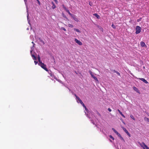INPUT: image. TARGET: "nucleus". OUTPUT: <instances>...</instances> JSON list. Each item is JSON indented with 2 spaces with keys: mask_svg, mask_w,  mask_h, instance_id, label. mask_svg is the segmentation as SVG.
I'll list each match as a JSON object with an SVG mask.
<instances>
[{
  "mask_svg": "<svg viewBox=\"0 0 149 149\" xmlns=\"http://www.w3.org/2000/svg\"><path fill=\"white\" fill-rule=\"evenodd\" d=\"M90 74H91V75H92L93 74H92V72H91V71H90Z\"/></svg>",
  "mask_w": 149,
  "mask_h": 149,
  "instance_id": "4c0bfd02",
  "label": "nucleus"
},
{
  "mask_svg": "<svg viewBox=\"0 0 149 149\" xmlns=\"http://www.w3.org/2000/svg\"><path fill=\"white\" fill-rule=\"evenodd\" d=\"M118 136L120 137V138L122 140H124L123 138L120 135V136Z\"/></svg>",
  "mask_w": 149,
  "mask_h": 149,
  "instance_id": "c85d7f7f",
  "label": "nucleus"
},
{
  "mask_svg": "<svg viewBox=\"0 0 149 149\" xmlns=\"http://www.w3.org/2000/svg\"><path fill=\"white\" fill-rule=\"evenodd\" d=\"M55 1V3H56V2H57V1L56 0V1Z\"/></svg>",
  "mask_w": 149,
  "mask_h": 149,
  "instance_id": "79ce46f5",
  "label": "nucleus"
},
{
  "mask_svg": "<svg viewBox=\"0 0 149 149\" xmlns=\"http://www.w3.org/2000/svg\"><path fill=\"white\" fill-rule=\"evenodd\" d=\"M90 74H91V75H92L93 74H92V72H91V71H90Z\"/></svg>",
  "mask_w": 149,
  "mask_h": 149,
  "instance_id": "58836bf2",
  "label": "nucleus"
},
{
  "mask_svg": "<svg viewBox=\"0 0 149 149\" xmlns=\"http://www.w3.org/2000/svg\"><path fill=\"white\" fill-rule=\"evenodd\" d=\"M38 65L40 66L42 68L45 70L47 72L48 71V69L46 68V66L44 63H42V62L39 63Z\"/></svg>",
  "mask_w": 149,
  "mask_h": 149,
  "instance_id": "f257e3e1",
  "label": "nucleus"
},
{
  "mask_svg": "<svg viewBox=\"0 0 149 149\" xmlns=\"http://www.w3.org/2000/svg\"><path fill=\"white\" fill-rule=\"evenodd\" d=\"M38 61H39V63H40V62H42L41 61L40 57V56L39 55H38Z\"/></svg>",
  "mask_w": 149,
  "mask_h": 149,
  "instance_id": "a211bd4d",
  "label": "nucleus"
},
{
  "mask_svg": "<svg viewBox=\"0 0 149 149\" xmlns=\"http://www.w3.org/2000/svg\"><path fill=\"white\" fill-rule=\"evenodd\" d=\"M118 111L119 113L124 118H125V116L118 109Z\"/></svg>",
  "mask_w": 149,
  "mask_h": 149,
  "instance_id": "4468645a",
  "label": "nucleus"
},
{
  "mask_svg": "<svg viewBox=\"0 0 149 149\" xmlns=\"http://www.w3.org/2000/svg\"><path fill=\"white\" fill-rule=\"evenodd\" d=\"M94 15L96 17H97V18L99 19L100 18V16L99 15H97L96 13H95L94 14Z\"/></svg>",
  "mask_w": 149,
  "mask_h": 149,
  "instance_id": "f3484780",
  "label": "nucleus"
},
{
  "mask_svg": "<svg viewBox=\"0 0 149 149\" xmlns=\"http://www.w3.org/2000/svg\"><path fill=\"white\" fill-rule=\"evenodd\" d=\"M133 88L134 90L135 91H136L137 92L139 93H140L139 91H138V88L136 87L135 86H134L133 87Z\"/></svg>",
  "mask_w": 149,
  "mask_h": 149,
  "instance_id": "9b49d317",
  "label": "nucleus"
},
{
  "mask_svg": "<svg viewBox=\"0 0 149 149\" xmlns=\"http://www.w3.org/2000/svg\"><path fill=\"white\" fill-rule=\"evenodd\" d=\"M113 72H114V73H116V71H116L115 70H113Z\"/></svg>",
  "mask_w": 149,
  "mask_h": 149,
  "instance_id": "e433bc0d",
  "label": "nucleus"
},
{
  "mask_svg": "<svg viewBox=\"0 0 149 149\" xmlns=\"http://www.w3.org/2000/svg\"><path fill=\"white\" fill-rule=\"evenodd\" d=\"M130 117L132 119H133L134 120H135V118L132 115H130Z\"/></svg>",
  "mask_w": 149,
  "mask_h": 149,
  "instance_id": "aec40b11",
  "label": "nucleus"
},
{
  "mask_svg": "<svg viewBox=\"0 0 149 149\" xmlns=\"http://www.w3.org/2000/svg\"><path fill=\"white\" fill-rule=\"evenodd\" d=\"M147 120L149 122V119L147 118Z\"/></svg>",
  "mask_w": 149,
  "mask_h": 149,
  "instance_id": "ea45409f",
  "label": "nucleus"
},
{
  "mask_svg": "<svg viewBox=\"0 0 149 149\" xmlns=\"http://www.w3.org/2000/svg\"><path fill=\"white\" fill-rule=\"evenodd\" d=\"M74 95L76 98V99L78 98V97H79L78 96H77V95L76 94H75Z\"/></svg>",
  "mask_w": 149,
  "mask_h": 149,
  "instance_id": "473e14b6",
  "label": "nucleus"
},
{
  "mask_svg": "<svg viewBox=\"0 0 149 149\" xmlns=\"http://www.w3.org/2000/svg\"><path fill=\"white\" fill-rule=\"evenodd\" d=\"M42 41V43H43V44H45V43H44V41Z\"/></svg>",
  "mask_w": 149,
  "mask_h": 149,
  "instance_id": "37998d69",
  "label": "nucleus"
},
{
  "mask_svg": "<svg viewBox=\"0 0 149 149\" xmlns=\"http://www.w3.org/2000/svg\"><path fill=\"white\" fill-rule=\"evenodd\" d=\"M142 144L144 146L145 145H146V144L144 142H142Z\"/></svg>",
  "mask_w": 149,
  "mask_h": 149,
  "instance_id": "f704fd0d",
  "label": "nucleus"
},
{
  "mask_svg": "<svg viewBox=\"0 0 149 149\" xmlns=\"http://www.w3.org/2000/svg\"><path fill=\"white\" fill-rule=\"evenodd\" d=\"M140 45L142 47H144L145 46H146L145 43L143 41H141V42Z\"/></svg>",
  "mask_w": 149,
  "mask_h": 149,
  "instance_id": "9d476101",
  "label": "nucleus"
},
{
  "mask_svg": "<svg viewBox=\"0 0 149 149\" xmlns=\"http://www.w3.org/2000/svg\"><path fill=\"white\" fill-rule=\"evenodd\" d=\"M74 30L78 32H80V31L78 29L76 28H74Z\"/></svg>",
  "mask_w": 149,
  "mask_h": 149,
  "instance_id": "6ab92c4d",
  "label": "nucleus"
},
{
  "mask_svg": "<svg viewBox=\"0 0 149 149\" xmlns=\"http://www.w3.org/2000/svg\"><path fill=\"white\" fill-rule=\"evenodd\" d=\"M89 4L91 6H93V3L91 2H89Z\"/></svg>",
  "mask_w": 149,
  "mask_h": 149,
  "instance_id": "a878e982",
  "label": "nucleus"
},
{
  "mask_svg": "<svg viewBox=\"0 0 149 149\" xmlns=\"http://www.w3.org/2000/svg\"><path fill=\"white\" fill-rule=\"evenodd\" d=\"M74 40L75 42L79 45H82V42H81L80 41L78 40L77 39L75 38Z\"/></svg>",
  "mask_w": 149,
  "mask_h": 149,
  "instance_id": "20e7f679",
  "label": "nucleus"
},
{
  "mask_svg": "<svg viewBox=\"0 0 149 149\" xmlns=\"http://www.w3.org/2000/svg\"><path fill=\"white\" fill-rule=\"evenodd\" d=\"M85 110H86V111H87V110H88L87 108H86H86H85Z\"/></svg>",
  "mask_w": 149,
  "mask_h": 149,
  "instance_id": "a19ab883",
  "label": "nucleus"
},
{
  "mask_svg": "<svg viewBox=\"0 0 149 149\" xmlns=\"http://www.w3.org/2000/svg\"><path fill=\"white\" fill-rule=\"evenodd\" d=\"M141 19H142V18H140L139 19L137 20V22H139L140 21H141Z\"/></svg>",
  "mask_w": 149,
  "mask_h": 149,
  "instance_id": "b1692460",
  "label": "nucleus"
},
{
  "mask_svg": "<svg viewBox=\"0 0 149 149\" xmlns=\"http://www.w3.org/2000/svg\"><path fill=\"white\" fill-rule=\"evenodd\" d=\"M110 141L111 142H112V141L111 140H110Z\"/></svg>",
  "mask_w": 149,
  "mask_h": 149,
  "instance_id": "c03bdc74",
  "label": "nucleus"
},
{
  "mask_svg": "<svg viewBox=\"0 0 149 149\" xmlns=\"http://www.w3.org/2000/svg\"><path fill=\"white\" fill-rule=\"evenodd\" d=\"M37 1L38 2V3L39 5H40V2L39 1Z\"/></svg>",
  "mask_w": 149,
  "mask_h": 149,
  "instance_id": "c9c22d12",
  "label": "nucleus"
},
{
  "mask_svg": "<svg viewBox=\"0 0 149 149\" xmlns=\"http://www.w3.org/2000/svg\"><path fill=\"white\" fill-rule=\"evenodd\" d=\"M32 43H33V44H34V43H33V42H32Z\"/></svg>",
  "mask_w": 149,
  "mask_h": 149,
  "instance_id": "de8ad7c7",
  "label": "nucleus"
},
{
  "mask_svg": "<svg viewBox=\"0 0 149 149\" xmlns=\"http://www.w3.org/2000/svg\"><path fill=\"white\" fill-rule=\"evenodd\" d=\"M111 26L113 28V29H115L116 28V26L114 25L113 24H112L111 25Z\"/></svg>",
  "mask_w": 149,
  "mask_h": 149,
  "instance_id": "5701e85b",
  "label": "nucleus"
},
{
  "mask_svg": "<svg viewBox=\"0 0 149 149\" xmlns=\"http://www.w3.org/2000/svg\"><path fill=\"white\" fill-rule=\"evenodd\" d=\"M74 95L76 98V99L78 98V97H79L78 96H77V95L76 94H75Z\"/></svg>",
  "mask_w": 149,
  "mask_h": 149,
  "instance_id": "72a5a7b5",
  "label": "nucleus"
},
{
  "mask_svg": "<svg viewBox=\"0 0 149 149\" xmlns=\"http://www.w3.org/2000/svg\"><path fill=\"white\" fill-rule=\"evenodd\" d=\"M62 6L63 8L65 10V11L68 13V14L70 15H71V14L69 10L65 7L64 5H62Z\"/></svg>",
  "mask_w": 149,
  "mask_h": 149,
  "instance_id": "7ed1b4c3",
  "label": "nucleus"
},
{
  "mask_svg": "<svg viewBox=\"0 0 149 149\" xmlns=\"http://www.w3.org/2000/svg\"><path fill=\"white\" fill-rule=\"evenodd\" d=\"M61 29H63V30L65 31H66V30L65 29V28L64 27H62L61 28Z\"/></svg>",
  "mask_w": 149,
  "mask_h": 149,
  "instance_id": "393cba45",
  "label": "nucleus"
},
{
  "mask_svg": "<svg viewBox=\"0 0 149 149\" xmlns=\"http://www.w3.org/2000/svg\"><path fill=\"white\" fill-rule=\"evenodd\" d=\"M116 73L119 76L120 75V73L117 71H116Z\"/></svg>",
  "mask_w": 149,
  "mask_h": 149,
  "instance_id": "c756f323",
  "label": "nucleus"
},
{
  "mask_svg": "<svg viewBox=\"0 0 149 149\" xmlns=\"http://www.w3.org/2000/svg\"><path fill=\"white\" fill-rule=\"evenodd\" d=\"M112 130L114 132L117 134L118 136H120V134L118 133L117 131H116L114 128H112Z\"/></svg>",
  "mask_w": 149,
  "mask_h": 149,
  "instance_id": "1a4fd4ad",
  "label": "nucleus"
},
{
  "mask_svg": "<svg viewBox=\"0 0 149 149\" xmlns=\"http://www.w3.org/2000/svg\"><path fill=\"white\" fill-rule=\"evenodd\" d=\"M34 62L35 65H36L38 63V62L37 61H35Z\"/></svg>",
  "mask_w": 149,
  "mask_h": 149,
  "instance_id": "7c9ffc66",
  "label": "nucleus"
},
{
  "mask_svg": "<svg viewBox=\"0 0 149 149\" xmlns=\"http://www.w3.org/2000/svg\"><path fill=\"white\" fill-rule=\"evenodd\" d=\"M70 16L75 21L78 22V20L76 18V16L75 15H74L71 14V15H70Z\"/></svg>",
  "mask_w": 149,
  "mask_h": 149,
  "instance_id": "39448f33",
  "label": "nucleus"
},
{
  "mask_svg": "<svg viewBox=\"0 0 149 149\" xmlns=\"http://www.w3.org/2000/svg\"><path fill=\"white\" fill-rule=\"evenodd\" d=\"M141 146L143 147V148L144 149H145V147L146 149H149V148L147 146H146V145H145V146H144V147H143V146L141 144Z\"/></svg>",
  "mask_w": 149,
  "mask_h": 149,
  "instance_id": "ddd939ff",
  "label": "nucleus"
},
{
  "mask_svg": "<svg viewBox=\"0 0 149 149\" xmlns=\"http://www.w3.org/2000/svg\"><path fill=\"white\" fill-rule=\"evenodd\" d=\"M31 56H32V57H33V59L34 60H36L37 58H36V56L35 55L32 54Z\"/></svg>",
  "mask_w": 149,
  "mask_h": 149,
  "instance_id": "dca6fc26",
  "label": "nucleus"
},
{
  "mask_svg": "<svg viewBox=\"0 0 149 149\" xmlns=\"http://www.w3.org/2000/svg\"><path fill=\"white\" fill-rule=\"evenodd\" d=\"M32 52V51H31V53Z\"/></svg>",
  "mask_w": 149,
  "mask_h": 149,
  "instance_id": "a18cd8bd",
  "label": "nucleus"
},
{
  "mask_svg": "<svg viewBox=\"0 0 149 149\" xmlns=\"http://www.w3.org/2000/svg\"><path fill=\"white\" fill-rule=\"evenodd\" d=\"M139 79L142 81L143 82L146 84H147L148 83L147 81L143 78H139Z\"/></svg>",
  "mask_w": 149,
  "mask_h": 149,
  "instance_id": "6e6552de",
  "label": "nucleus"
},
{
  "mask_svg": "<svg viewBox=\"0 0 149 149\" xmlns=\"http://www.w3.org/2000/svg\"><path fill=\"white\" fill-rule=\"evenodd\" d=\"M91 76L95 80L96 83H99L98 80L96 77L93 74L91 75Z\"/></svg>",
  "mask_w": 149,
  "mask_h": 149,
  "instance_id": "0eeeda50",
  "label": "nucleus"
},
{
  "mask_svg": "<svg viewBox=\"0 0 149 149\" xmlns=\"http://www.w3.org/2000/svg\"><path fill=\"white\" fill-rule=\"evenodd\" d=\"M123 130L129 136L131 137V134L129 133L127 130L125 128H123Z\"/></svg>",
  "mask_w": 149,
  "mask_h": 149,
  "instance_id": "423d86ee",
  "label": "nucleus"
},
{
  "mask_svg": "<svg viewBox=\"0 0 149 149\" xmlns=\"http://www.w3.org/2000/svg\"><path fill=\"white\" fill-rule=\"evenodd\" d=\"M118 136L120 137V138L122 140H124L123 138L120 135V136Z\"/></svg>",
  "mask_w": 149,
  "mask_h": 149,
  "instance_id": "cd10ccee",
  "label": "nucleus"
},
{
  "mask_svg": "<svg viewBox=\"0 0 149 149\" xmlns=\"http://www.w3.org/2000/svg\"><path fill=\"white\" fill-rule=\"evenodd\" d=\"M143 68H145V67L144 66L143 67Z\"/></svg>",
  "mask_w": 149,
  "mask_h": 149,
  "instance_id": "09e8293b",
  "label": "nucleus"
},
{
  "mask_svg": "<svg viewBox=\"0 0 149 149\" xmlns=\"http://www.w3.org/2000/svg\"><path fill=\"white\" fill-rule=\"evenodd\" d=\"M77 101L78 100L79 102L81 104L83 103V102L80 99L79 97H78V98L77 99Z\"/></svg>",
  "mask_w": 149,
  "mask_h": 149,
  "instance_id": "2eb2a0df",
  "label": "nucleus"
},
{
  "mask_svg": "<svg viewBox=\"0 0 149 149\" xmlns=\"http://www.w3.org/2000/svg\"><path fill=\"white\" fill-rule=\"evenodd\" d=\"M68 26L69 27L73 28V26L71 24H69L68 25Z\"/></svg>",
  "mask_w": 149,
  "mask_h": 149,
  "instance_id": "412c9836",
  "label": "nucleus"
},
{
  "mask_svg": "<svg viewBox=\"0 0 149 149\" xmlns=\"http://www.w3.org/2000/svg\"><path fill=\"white\" fill-rule=\"evenodd\" d=\"M110 138H111V139H113V140H114V138L112 136V135H109V136Z\"/></svg>",
  "mask_w": 149,
  "mask_h": 149,
  "instance_id": "4be33fe9",
  "label": "nucleus"
},
{
  "mask_svg": "<svg viewBox=\"0 0 149 149\" xmlns=\"http://www.w3.org/2000/svg\"><path fill=\"white\" fill-rule=\"evenodd\" d=\"M108 110L110 112L111 111V110L110 108H109L108 109Z\"/></svg>",
  "mask_w": 149,
  "mask_h": 149,
  "instance_id": "2f4dec72",
  "label": "nucleus"
},
{
  "mask_svg": "<svg viewBox=\"0 0 149 149\" xmlns=\"http://www.w3.org/2000/svg\"><path fill=\"white\" fill-rule=\"evenodd\" d=\"M81 104L82 105V106H83V107L85 108H86V106H85V105H84V103L83 102L82 104Z\"/></svg>",
  "mask_w": 149,
  "mask_h": 149,
  "instance_id": "bb28decb",
  "label": "nucleus"
},
{
  "mask_svg": "<svg viewBox=\"0 0 149 149\" xmlns=\"http://www.w3.org/2000/svg\"><path fill=\"white\" fill-rule=\"evenodd\" d=\"M136 34L139 33L141 31V28L139 26H137L136 28Z\"/></svg>",
  "mask_w": 149,
  "mask_h": 149,
  "instance_id": "f03ea898",
  "label": "nucleus"
},
{
  "mask_svg": "<svg viewBox=\"0 0 149 149\" xmlns=\"http://www.w3.org/2000/svg\"><path fill=\"white\" fill-rule=\"evenodd\" d=\"M52 5H53V6H52V8L53 9H54V8H56V6H55V4L52 1Z\"/></svg>",
  "mask_w": 149,
  "mask_h": 149,
  "instance_id": "f8f14e48",
  "label": "nucleus"
},
{
  "mask_svg": "<svg viewBox=\"0 0 149 149\" xmlns=\"http://www.w3.org/2000/svg\"><path fill=\"white\" fill-rule=\"evenodd\" d=\"M25 1V3H26V1Z\"/></svg>",
  "mask_w": 149,
  "mask_h": 149,
  "instance_id": "49530a36",
  "label": "nucleus"
}]
</instances>
